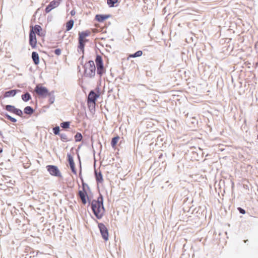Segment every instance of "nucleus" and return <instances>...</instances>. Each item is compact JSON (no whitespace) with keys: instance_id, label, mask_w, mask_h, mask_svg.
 Masks as SVG:
<instances>
[{"instance_id":"1","label":"nucleus","mask_w":258,"mask_h":258,"mask_svg":"<svg viewBox=\"0 0 258 258\" xmlns=\"http://www.w3.org/2000/svg\"><path fill=\"white\" fill-rule=\"evenodd\" d=\"M36 34L39 37H44L45 32L40 25L31 26L29 33V44L33 48H36L37 45Z\"/></svg>"},{"instance_id":"2","label":"nucleus","mask_w":258,"mask_h":258,"mask_svg":"<svg viewBox=\"0 0 258 258\" xmlns=\"http://www.w3.org/2000/svg\"><path fill=\"white\" fill-rule=\"evenodd\" d=\"M91 209L98 219L102 217L104 213V208L103 205V198L100 196L97 200H93L91 203Z\"/></svg>"},{"instance_id":"3","label":"nucleus","mask_w":258,"mask_h":258,"mask_svg":"<svg viewBox=\"0 0 258 258\" xmlns=\"http://www.w3.org/2000/svg\"><path fill=\"white\" fill-rule=\"evenodd\" d=\"M100 96L99 92L96 93L94 91H91L87 98V105L90 111H94L96 107L97 99Z\"/></svg>"},{"instance_id":"4","label":"nucleus","mask_w":258,"mask_h":258,"mask_svg":"<svg viewBox=\"0 0 258 258\" xmlns=\"http://www.w3.org/2000/svg\"><path fill=\"white\" fill-rule=\"evenodd\" d=\"M90 34L91 32L89 30L79 32V44L78 45V49H80L83 54H84V52L85 44L88 41L87 37Z\"/></svg>"},{"instance_id":"5","label":"nucleus","mask_w":258,"mask_h":258,"mask_svg":"<svg viewBox=\"0 0 258 258\" xmlns=\"http://www.w3.org/2000/svg\"><path fill=\"white\" fill-rule=\"evenodd\" d=\"M90 190L88 185L85 183L82 180V186L79 190L78 195L83 204L85 205L89 201L88 192Z\"/></svg>"},{"instance_id":"6","label":"nucleus","mask_w":258,"mask_h":258,"mask_svg":"<svg viewBox=\"0 0 258 258\" xmlns=\"http://www.w3.org/2000/svg\"><path fill=\"white\" fill-rule=\"evenodd\" d=\"M34 92L39 97L45 98L46 97H51L53 93L49 92L48 89L44 87L42 84H39L36 85L34 89Z\"/></svg>"},{"instance_id":"7","label":"nucleus","mask_w":258,"mask_h":258,"mask_svg":"<svg viewBox=\"0 0 258 258\" xmlns=\"http://www.w3.org/2000/svg\"><path fill=\"white\" fill-rule=\"evenodd\" d=\"M85 75L89 78L93 77L95 75L96 67L93 60H89L84 66Z\"/></svg>"},{"instance_id":"8","label":"nucleus","mask_w":258,"mask_h":258,"mask_svg":"<svg viewBox=\"0 0 258 258\" xmlns=\"http://www.w3.org/2000/svg\"><path fill=\"white\" fill-rule=\"evenodd\" d=\"M95 63L97 68V73L100 76H102L106 72L103 66L102 58L100 55H97L95 59Z\"/></svg>"},{"instance_id":"9","label":"nucleus","mask_w":258,"mask_h":258,"mask_svg":"<svg viewBox=\"0 0 258 258\" xmlns=\"http://www.w3.org/2000/svg\"><path fill=\"white\" fill-rule=\"evenodd\" d=\"M46 168L49 173L52 176L61 177V173L57 166L54 165H47Z\"/></svg>"},{"instance_id":"10","label":"nucleus","mask_w":258,"mask_h":258,"mask_svg":"<svg viewBox=\"0 0 258 258\" xmlns=\"http://www.w3.org/2000/svg\"><path fill=\"white\" fill-rule=\"evenodd\" d=\"M98 227L103 238L107 241L108 239V232L106 227L103 223H99Z\"/></svg>"},{"instance_id":"11","label":"nucleus","mask_w":258,"mask_h":258,"mask_svg":"<svg viewBox=\"0 0 258 258\" xmlns=\"http://www.w3.org/2000/svg\"><path fill=\"white\" fill-rule=\"evenodd\" d=\"M61 0H53L45 8L46 13H49L52 9L57 8L60 3Z\"/></svg>"},{"instance_id":"12","label":"nucleus","mask_w":258,"mask_h":258,"mask_svg":"<svg viewBox=\"0 0 258 258\" xmlns=\"http://www.w3.org/2000/svg\"><path fill=\"white\" fill-rule=\"evenodd\" d=\"M5 109L12 113H13L17 115L22 116L23 112L20 109L16 108L14 106L11 105H7L6 106Z\"/></svg>"},{"instance_id":"13","label":"nucleus","mask_w":258,"mask_h":258,"mask_svg":"<svg viewBox=\"0 0 258 258\" xmlns=\"http://www.w3.org/2000/svg\"><path fill=\"white\" fill-rule=\"evenodd\" d=\"M67 158L72 172L75 174H77V170L75 168V164L74 161L73 157L70 154H68Z\"/></svg>"},{"instance_id":"14","label":"nucleus","mask_w":258,"mask_h":258,"mask_svg":"<svg viewBox=\"0 0 258 258\" xmlns=\"http://www.w3.org/2000/svg\"><path fill=\"white\" fill-rule=\"evenodd\" d=\"M109 17L110 15H96L95 16V19L99 22H103Z\"/></svg>"},{"instance_id":"15","label":"nucleus","mask_w":258,"mask_h":258,"mask_svg":"<svg viewBox=\"0 0 258 258\" xmlns=\"http://www.w3.org/2000/svg\"><path fill=\"white\" fill-rule=\"evenodd\" d=\"M18 92H20V90H12L10 91H7L5 93L4 97L8 98V97H13Z\"/></svg>"},{"instance_id":"16","label":"nucleus","mask_w":258,"mask_h":258,"mask_svg":"<svg viewBox=\"0 0 258 258\" xmlns=\"http://www.w3.org/2000/svg\"><path fill=\"white\" fill-rule=\"evenodd\" d=\"M95 177L97 183H102L103 182V176L100 172H97L95 171Z\"/></svg>"},{"instance_id":"17","label":"nucleus","mask_w":258,"mask_h":258,"mask_svg":"<svg viewBox=\"0 0 258 258\" xmlns=\"http://www.w3.org/2000/svg\"><path fill=\"white\" fill-rule=\"evenodd\" d=\"M32 58L35 64L39 63V57L38 54L36 52H33L32 53Z\"/></svg>"},{"instance_id":"18","label":"nucleus","mask_w":258,"mask_h":258,"mask_svg":"<svg viewBox=\"0 0 258 258\" xmlns=\"http://www.w3.org/2000/svg\"><path fill=\"white\" fill-rule=\"evenodd\" d=\"M74 24V21L73 20H70L66 23V31H70L73 27Z\"/></svg>"},{"instance_id":"19","label":"nucleus","mask_w":258,"mask_h":258,"mask_svg":"<svg viewBox=\"0 0 258 258\" xmlns=\"http://www.w3.org/2000/svg\"><path fill=\"white\" fill-rule=\"evenodd\" d=\"M119 140V136H116L115 137H114L112 139V140H111V146L113 147V148H115L116 145V144L117 143V142H118Z\"/></svg>"},{"instance_id":"20","label":"nucleus","mask_w":258,"mask_h":258,"mask_svg":"<svg viewBox=\"0 0 258 258\" xmlns=\"http://www.w3.org/2000/svg\"><path fill=\"white\" fill-rule=\"evenodd\" d=\"M22 99L24 101L27 102L31 99V97L29 93H26L22 95Z\"/></svg>"},{"instance_id":"21","label":"nucleus","mask_w":258,"mask_h":258,"mask_svg":"<svg viewBox=\"0 0 258 258\" xmlns=\"http://www.w3.org/2000/svg\"><path fill=\"white\" fill-rule=\"evenodd\" d=\"M24 113L27 114H32L34 110L33 108L30 106H27L24 108Z\"/></svg>"},{"instance_id":"22","label":"nucleus","mask_w":258,"mask_h":258,"mask_svg":"<svg viewBox=\"0 0 258 258\" xmlns=\"http://www.w3.org/2000/svg\"><path fill=\"white\" fill-rule=\"evenodd\" d=\"M118 3V0H107V3L110 7L115 6V4Z\"/></svg>"},{"instance_id":"23","label":"nucleus","mask_w":258,"mask_h":258,"mask_svg":"<svg viewBox=\"0 0 258 258\" xmlns=\"http://www.w3.org/2000/svg\"><path fill=\"white\" fill-rule=\"evenodd\" d=\"M142 54H143L142 51L139 50V51H137L136 53H135L134 54H130L128 55V58L139 57V56H141L142 55Z\"/></svg>"},{"instance_id":"24","label":"nucleus","mask_w":258,"mask_h":258,"mask_svg":"<svg viewBox=\"0 0 258 258\" xmlns=\"http://www.w3.org/2000/svg\"><path fill=\"white\" fill-rule=\"evenodd\" d=\"M75 139L76 142L81 141L82 139V136L81 133H77L75 136Z\"/></svg>"},{"instance_id":"25","label":"nucleus","mask_w":258,"mask_h":258,"mask_svg":"<svg viewBox=\"0 0 258 258\" xmlns=\"http://www.w3.org/2000/svg\"><path fill=\"white\" fill-rule=\"evenodd\" d=\"M60 139L63 142H67L69 141L67 135L64 134H60Z\"/></svg>"},{"instance_id":"26","label":"nucleus","mask_w":258,"mask_h":258,"mask_svg":"<svg viewBox=\"0 0 258 258\" xmlns=\"http://www.w3.org/2000/svg\"><path fill=\"white\" fill-rule=\"evenodd\" d=\"M61 127L64 128H68L70 126V122H63L60 124Z\"/></svg>"},{"instance_id":"27","label":"nucleus","mask_w":258,"mask_h":258,"mask_svg":"<svg viewBox=\"0 0 258 258\" xmlns=\"http://www.w3.org/2000/svg\"><path fill=\"white\" fill-rule=\"evenodd\" d=\"M5 116L8 119H9L13 122H15L17 121V120L15 118L11 117L10 115H9L8 114H6Z\"/></svg>"},{"instance_id":"28","label":"nucleus","mask_w":258,"mask_h":258,"mask_svg":"<svg viewBox=\"0 0 258 258\" xmlns=\"http://www.w3.org/2000/svg\"><path fill=\"white\" fill-rule=\"evenodd\" d=\"M53 133L55 135H59V126H56L53 128Z\"/></svg>"},{"instance_id":"29","label":"nucleus","mask_w":258,"mask_h":258,"mask_svg":"<svg viewBox=\"0 0 258 258\" xmlns=\"http://www.w3.org/2000/svg\"><path fill=\"white\" fill-rule=\"evenodd\" d=\"M54 53L57 55H59L61 54V50L60 49H56L54 50Z\"/></svg>"},{"instance_id":"30","label":"nucleus","mask_w":258,"mask_h":258,"mask_svg":"<svg viewBox=\"0 0 258 258\" xmlns=\"http://www.w3.org/2000/svg\"><path fill=\"white\" fill-rule=\"evenodd\" d=\"M238 209L240 213L243 214L245 213V210L241 209V208H238Z\"/></svg>"},{"instance_id":"31","label":"nucleus","mask_w":258,"mask_h":258,"mask_svg":"<svg viewBox=\"0 0 258 258\" xmlns=\"http://www.w3.org/2000/svg\"><path fill=\"white\" fill-rule=\"evenodd\" d=\"M54 99V97H53V96L52 98H50V99H51V100H52L51 101V103H53V102Z\"/></svg>"},{"instance_id":"32","label":"nucleus","mask_w":258,"mask_h":258,"mask_svg":"<svg viewBox=\"0 0 258 258\" xmlns=\"http://www.w3.org/2000/svg\"><path fill=\"white\" fill-rule=\"evenodd\" d=\"M3 152V150L1 148H0V153H1Z\"/></svg>"},{"instance_id":"33","label":"nucleus","mask_w":258,"mask_h":258,"mask_svg":"<svg viewBox=\"0 0 258 258\" xmlns=\"http://www.w3.org/2000/svg\"><path fill=\"white\" fill-rule=\"evenodd\" d=\"M71 14H72V15H73V14H74V13H73V12H71Z\"/></svg>"},{"instance_id":"34","label":"nucleus","mask_w":258,"mask_h":258,"mask_svg":"<svg viewBox=\"0 0 258 258\" xmlns=\"http://www.w3.org/2000/svg\"><path fill=\"white\" fill-rule=\"evenodd\" d=\"M71 14H72V15H73V14H74V13H73V12H71Z\"/></svg>"}]
</instances>
